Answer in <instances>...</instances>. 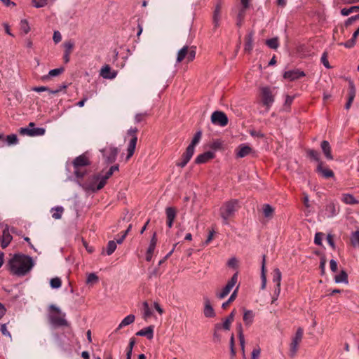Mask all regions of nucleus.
<instances>
[{"instance_id": "40", "label": "nucleus", "mask_w": 359, "mask_h": 359, "mask_svg": "<svg viewBox=\"0 0 359 359\" xmlns=\"http://www.w3.org/2000/svg\"><path fill=\"white\" fill-rule=\"evenodd\" d=\"M52 211L53 212L52 215L53 218L55 219H59L62 217L64 208L61 206H57L55 208H53Z\"/></svg>"}, {"instance_id": "16", "label": "nucleus", "mask_w": 359, "mask_h": 359, "mask_svg": "<svg viewBox=\"0 0 359 359\" xmlns=\"http://www.w3.org/2000/svg\"><path fill=\"white\" fill-rule=\"evenodd\" d=\"M100 76L104 79H112L116 76V72H111L110 67L105 65L100 70Z\"/></svg>"}, {"instance_id": "2", "label": "nucleus", "mask_w": 359, "mask_h": 359, "mask_svg": "<svg viewBox=\"0 0 359 359\" xmlns=\"http://www.w3.org/2000/svg\"><path fill=\"white\" fill-rule=\"evenodd\" d=\"M90 164L88 157L86 154H81L72 162L74 173L77 178H82L86 174V167Z\"/></svg>"}, {"instance_id": "1", "label": "nucleus", "mask_w": 359, "mask_h": 359, "mask_svg": "<svg viewBox=\"0 0 359 359\" xmlns=\"http://www.w3.org/2000/svg\"><path fill=\"white\" fill-rule=\"evenodd\" d=\"M34 264L31 257L20 254L15 255L8 262L10 271L18 276L26 275L32 269Z\"/></svg>"}, {"instance_id": "32", "label": "nucleus", "mask_w": 359, "mask_h": 359, "mask_svg": "<svg viewBox=\"0 0 359 359\" xmlns=\"http://www.w3.org/2000/svg\"><path fill=\"white\" fill-rule=\"evenodd\" d=\"M254 316L255 315L252 311H245L243 314V321L245 322V325H249L252 324V323L253 322Z\"/></svg>"}, {"instance_id": "22", "label": "nucleus", "mask_w": 359, "mask_h": 359, "mask_svg": "<svg viewBox=\"0 0 359 359\" xmlns=\"http://www.w3.org/2000/svg\"><path fill=\"white\" fill-rule=\"evenodd\" d=\"M321 149L323 150V152L324 153L325 157L328 159V160H332L333 159V156L331 154V147L330 145V143L326 141V140H324L321 143Z\"/></svg>"}, {"instance_id": "7", "label": "nucleus", "mask_w": 359, "mask_h": 359, "mask_svg": "<svg viewBox=\"0 0 359 359\" xmlns=\"http://www.w3.org/2000/svg\"><path fill=\"white\" fill-rule=\"evenodd\" d=\"M46 130L43 128H35L33 122L29 123L28 127L20 128L19 133L22 135H28L30 137L41 136L45 134Z\"/></svg>"}, {"instance_id": "28", "label": "nucleus", "mask_w": 359, "mask_h": 359, "mask_svg": "<svg viewBox=\"0 0 359 359\" xmlns=\"http://www.w3.org/2000/svg\"><path fill=\"white\" fill-rule=\"evenodd\" d=\"M265 264H266V256L263 255V260H262V273H261V279H262L261 289L262 290L265 289L266 285Z\"/></svg>"}, {"instance_id": "34", "label": "nucleus", "mask_w": 359, "mask_h": 359, "mask_svg": "<svg viewBox=\"0 0 359 359\" xmlns=\"http://www.w3.org/2000/svg\"><path fill=\"white\" fill-rule=\"evenodd\" d=\"M253 34L249 33L245 36V50L250 52L252 49Z\"/></svg>"}, {"instance_id": "39", "label": "nucleus", "mask_w": 359, "mask_h": 359, "mask_svg": "<svg viewBox=\"0 0 359 359\" xmlns=\"http://www.w3.org/2000/svg\"><path fill=\"white\" fill-rule=\"evenodd\" d=\"M351 242L354 248H359V231H355L351 233Z\"/></svg>"}, {"instance_id": "49", "label": "nucleus", "mask_w": 359, "mask_h": 359, "mask_svg": "<svg viewBox=\"0 0 359 359\" xmlns=\"http://www.w3.org/2000/svg\"><path fill=\"white\" fill-rule=\"evenodd\" d=\"M281 280V273L278 269H276L273 271V281L276 283V285H280Z\"/></svg>"}, {"instance_id": "59", "label": "nucleus", "mask_w": 359, "mask_h": 359, "mask_svg": "<svg viewBox=\"0 0 359 359\" xmlns=\"http://www.w3.org/2000/svg\"><path fill=\"white\" fill-rule=\"evenodd\" d=\"M320 60H321V62L323 64V65L326 68H327V69L330 68V63H329V62L327 60V55L326 53H324L323 54Z\"/></svg>"}, {"instance_id": "41", "label": "nucleus", "mask_w": 359, "mask_h": 359, "mask_svg": "<svg viewBox=\"0 0 359 359\" xmlns=\"http://www.w3.org/2000/svg\"><path fill=\"white\" fill-rule=\"evenodd\" d=\"M32 90L35 91V92H38V93L43 92V91H48L50 94H56L58 92H60V89L51 90L46 86H36L32 88Z\"/></svg>"}, {"instance_id": "44", "label": "nucleus", "mask_w": 359, "mask_h": 359, "mask_svg": "<svg viewBox=\"0 0 359 359\" xmlns=\"http://www.w3.org/2000/svg\"><path fill=\"white\" fill-rule=\"evenodd\" d=\"M232 323V321L226 318L224 322H223V324L221 325L219 323H217L215 325V330H219L221 329L222 327H223L225 330H229L230 329V326H231V324Z\"/></svg>"}, {"instance_id": "3", "label": "nucleus", "mask_w": 359, "mask_h": 359, "mask_svg": "<svg viewBox=\"0 0 359 359\" xmlns=\"http://www.w3.org/2000/svg\"><path fill=\"white\" fill-rule=\"evenodd\" d=\"M238 208V200H231L223 204L220 208V216L224 224H229V219L234 216Z\"/></svg>"}, {"instance_id": "35", "label": "nucleus", "mask_w": 359, "mask_h": 359, "mask_svg": "<svg viewBox=\"0 0 359 359\" xmlns=\"http://www.w3.org/2000/svg\"><path fill=\"white\" fill-rule=\"evenodd\" d=\"M238 338H239L241 350L243 351V357H245V338H244V335H243V330H242L241 324H239V326H238Z\"/></svg>"}, {"instance_id": "9", "label": "nucleus", "mask_w": 359, "mask_h": 359, "mask_svg": "<svg viewBox=\"0 0 359 359\" xmlns=\"http://www.w3.org/2000/svg\"><path fill=\"white\" fill-rule=\"evenodd\" d=\"M100 151L102 153L103 158L107 163H114L118 153V150L116 147L111 146L106 147L103 149H101Z\"/></svg>"}, {"instance_id": "14", "label": "nucleus", "mask_w": 359, "mask_h": 359, "mask_svg": "<svg viewBox=\"0 0 359 359\" xmlns=\"http://www.w3.org/2000/svg\"><path fill=\"white\" fill-rule=\"evenodd\" d=\"M338 213V210L336 205L331 202L326 205L325 209L323 210V214L325 217H333Z\"/></svg>"}, {"instance_id": "54", "label": "nucleus", "mask_w": 359, "mask_h": 359, "mask_svg": "<svg viewBox=\"0 0 359 359\" xmlns=\"http://www.w3.org/2000/svg\"><path fill=\"white\" fill-rule=\"evenodd\" d=\"M97 280H98L97 276L94 273H91L88 275L87 279H86V283L88 284L94 283L97 282Z\"/></svg>"}, {"instance_id": "25", "label": "nucleus", "mask_w": 359, "mask_h": 359, "mask_svg": "<svg viewBox=\"0 0 359 359\" xmlns=\"http://www.w3.org/2000/svg\"><path fill=\"white\" fill-rule=\"evenodd\" d=\"M252 151V148L245 144H241L238 149L237 156L243 158Z\"/></svg>"}, {"instance_id": "46", "label": "nucleus", "mask_w": 359, "mask_h": 359, "mask_svg": "<svg viewBox=\"0 0 359 359\" xmlns=\"http://www.w3.org/2000/svg\"><path fill=\"white\" fill-rule=\"evenodd\" d=\"M116 243L114 241H109L107 245L106 252L107 255H111L116 249Z\"/></svg>"}, {"instance_id": "45", "label": "nucleus", "mask_w": 359, "mask_h": 359, "mask_svg": "<svg viewBox=\"0 0 359 359\" xmlns=\"http://www.w3.org/2000/svg\"><path fill=\"white\" fill-rule=\"evenodd\" d=\"M266 44L272 49H277L279 46L278 39L274 37L266 41Z\"/></svg>"}, {"instance_id": "42", "label": "nucleus", "mask_w": 359, "mask_h": 359, "mask_svg": "<svg viewBox=\"0 0 359 359\" xmlns=\"http://www.w3.org/2000/svg\"><path fill=\"white\" fill-rule=\"evenodd\" d=\"M359 11V6H353L348 8H344L341 10V14L344 16H347L351 13Z\"/></svg>"}, {"instance_id": "21", "label": "nucleus", "mask_w": 359, "mask_h": 359, "mask_svg": "<svg viewBox=\"0 0 359 359\" xmlns=\"http://www.w3.org/2000/svg\"><path fill=\"white\" fill-rule=\"evenodd\" d=\"M358 35H359V27L354 32V33L353 34L352 38L350 40L347 41L345 43H339V45L344 46V47H346L347 48H351L353 47L355 45L356 39Z\"/></svg>"}, {"instance_id": "29", "label": "nucleus", "mask_w": 359, "mask_h": 359, "mask_svg": "<svg viewBox=\"0 0 359 359\" xmlns=\"http://www.w3.org/2000/svg\"><path fill=\"white\" fill-rule=\"evenodd\" d=\"M201 135H202L201 131H198L195 134L191 144L187 147V149L188 150H190V151L194 152L195 146L199 142V141L201 138Z\"/></svg>"}, {"instance_id": "19", "label": "nucleus", "mask_w": 359, "mask_h": 359, "mask_svg": "<svg viewBox=\"0 0 359 359\" xmlns=\"http://www.w3.org/2000/svg\"><path fill=\"white\" fill-rule=\"evenodd\" d=\"M137 336L146 337L149 339H151L154 337V327L149 326L144 329L140 330L136 333Z\"/></svg>"}, {"instance_id": "6", "label": "nucleus", "mask_w": 359, "mask_h": 359, "mask_svg": "<svg viewBox=\"0 0 359 359\" xmlns=\"http://www.w3.org/2000/svg\"><path fill=\"white\" fill-rule=\"evenodd\" d=\"M275 88L264 86L261 88V96L263 104L269 109L274 102Z\"/></svg>"}, {"instance_id": "26", "label": "nucleus", "mask_w": 359, "mask_h": 359, "mask_svg": "<svg viewBox=\"0 0 359 359\" xmlns=\"http://www.w3.org/2000/svg\"><path fill=\"white\" fill-rule=\"evenodd\" d=\"M135 317L133 314H130V315L127 316L122 320V321L121 322V323L118 325V327L116 328V331L123 328L125 326L132 324L135 321Z\"/></svg>"}, {"instance_id": "63", "label": "nucleus", "mask_w": 359, "mask_h": 359, "mask_svg": "<svg viewBox=\"0 0 359 359\" xmlns=\"http://www.w3.org/2000/svg\"><path fill=\"white\" fill-rule=\"evenodd\" d=\"M147 115L148 114L146 112L145 113H140V114H136V116L135 117V122L136 123L141 122L144 119V118L145 116H147Z\"/></svg>"}, {"instance_id": "58", "label": "nucleus", "mask_w": 359, "mask_h": 359, "mask_svg": "<svg viewBox=\"0 0 359 359\" xmlns=\"http://www.w3.org/2000/svg\"><path fill=\"white\" fill-rule=\"evenodd\" d=\"M308 154L311 158L314 159L315 161H319V153L317 151L309 150L308 151Z\"/></svg>"}, {"instance_id": "61", "label": "nucleus", "mask_w": 359, "mask_h": 359, "mask_svg": "<svg viewBox=\"0 0 359 359\" xmlns=\"http://www.w3.org/2000/svg\"><path fill=\"white\" fill-rule=\"evenodd\" d=\"M53 39L55 43H59L62 40V35L59 31H55Z\"/></svg>"}, {"instance_id": "36", "label": "nucleus", "mask_w": 359, "mask_h": 359, "mask_svg": "<svg viewBox=\"0 0 359 359\" xmlns=\"http://www.w3.org/2000/svg\"><path fill=\"white\" fill-rule=\"evenodd\" d=\"M4 140H5L4 142H6V144L8 146L17 144L18 142V137L15 134H11V135H7L5 137Z\"/></svg>"}, {"instance_id": "57", "label": "nucleus", "mask_w": 359, "mask_h": 359, "mask_svg": "<svg viewBox=\"0 0 359 359\" xmlns=\"http://www.w3.org/2000/svg\"><path fill=\"white\" fill-rule=\"evenodd\" d=\"M323 236V233H316L314 238V243L318 245H320L322 244Z\"/></svg>"}, {"instance_id": "37", "label": "nucleus", "mask_w": 359, "mask_h": 359, "mask_svg": "<svg viewBox=\"0 0 359 359\" xmlns=\"http://www.w3.org/2000/svg\"><path fill=\"white\" fill-rule=\"evenodd\" d=\"M274 212V209L269 204L263 205V213L265 217L271 218Z\"/></svg>"}, {"instance_id": "51", "label": "nucleus", "mask_w": 359, "mask_h": 359, "mask_svg": "<svg viewBox=\"0 0 359 359\" xmlns=\"http://www.w3.org/2000/svg\"><path fill=\"white\" fill-rule=\"evenodd\" d=\"M50 284L52 288L57 289L61 287L62 282L60 278L56 277L50 280Z\"/></svg>"}, {"instance_id": "13", "label": "nucleus", "mask_w": 359, "mask_h": 359, "mask_svg": "<svg viewBox=\"0 0 359 359\" xmlns=\"http://www.w3.org/2000/svg\"><path fill=\"white\" fill-rule=\"evenodd\" d=\"M204 302V316L207 318H212L215 316V311L211 305L210 299L207 296H203Z\"/></svg>"}, {"instance_id": "53", "label": "nucleus", "mask_w": 359, "mask_h": 359, "mask_svg": "<svg viewBox=\"0 0 359 359\" xmlns=\"http://www.w3.org/2000/svg\"><path fill=\"white\" fill-rule=\"evenodd\" d=\"M20 29L24 32L25 34H27L29 32L30 28L26 20H22L20 21Z\"/></svg>"}, {"instance_id": "5", "label": "nucleus", "mask_w": 359, "mask_h": 359, "mask_svg": "<svg viewBox=\"0 0 359 359\" xmlns=\"http://www.w3.org/2000/svg\"><path fill=\"white\" fill-rule=\"evenodd\" d=\"M196 47L184 46L177 53V62L180 63L183 60H187V62H191L196 57Z\"/></svg>"}, {"instance_id": "17", "label": "nucleus", "mask_w": 359, "mask_h": 359, "mask_svg": "<svg viewBox=\"0 0 359 359\" xmlns=\"http://www.w3.org/2000/svg\"><path fill=\"white\" fill-rule=\"evenodd\" d=\"M214 157V153L212 151H206L197 156L195 162L198 164L204 163Z\"/></svg>"}, {"instance_id": "12", "label": "nucleus", "mask_w": 359, "mask_h": 359, "mask_svg": "<svg viewBox=\"0 0 359 359\" xmlns=\"http://www.w3.org/2000/svg\"><path fill=\"white\" fill-rule=\"evenodd\" d=\"M101 181V174L95 175L88 180L85 185L86 189L93 191L100 190L102 188H98V187Z\"/></svg>"}, {"instance_id": "11", "label": "nucleus", "mask_w": 359, "mask_h": 359, "mask_svg": "<svg viewBox=\"0 0 359 359\" xmlns=\"http://www.w3.org/2000/svg\"><path fill=\"white\" fill-rule=\"evenodd\" d=\"M238 280V273H236L233 275L231 280L227 283L226 286L222 289V290L220 292H217L216 296L219 299H224L226 297L232 288L235 286Z\"/></svg>"}, {"instance_id": "64", "label": "nucleus", "mask_w": 359, "mask_h": 359, "mask_svg": "<svg viewBox=\"0 0 359 359\" xmlns=\"http://www.w3.org/2000/svg\"><path fill=\"white\" fill-rule=\"evenodd\" d=\"M354 97H355V96L353 95V93L351 95H348V101H347V102L345 104V109H346L348 110V109H350V107H351V106L352 104V102H353V101L354 100Z\"/></svg>"}, {"instance_id": "47", "label": "nucleus", "mask_w": 359, "mask_h": 359, "mask_svg": "<svg viewBox=\"0 0 359 359\" xmlns=\"http://www.w3.org/2000/svg\"><path fill=\"white\" fill-rule=\"evenodd\" d=\"M113 175V173L111 172V171H110L109 170L108 171L106 172V173L104 175L103 174H101V178H102V181L100 182V186L98 187V188H103L104 186L107 183V180Z\"/></svg>"}, {"instance_id": "20", "label": "nucleus", "mask_w": 359, "mask_h": 359, "mask_svg": "<svg viewBox=\"0 0 359 359\" xmlns=\"http://www.w3.org/2000/svg\"><path fill=\"white\" fill-rule=\"evenodd\" d=\"M194 152L187 149L186 152L183 154L182 157V161L180 162H178L177 163V165L181 168H184L190 161L192 156L194 155Z\"/></svg>"}, {"instance_id": "27", "label": "nucleus", "mask_w": 359, "mask_h": 359, "mask_svg": "<svg viewBox=\"0 0 359 359\" xmlns=\"http://www.w3.org/2000/svg\"><path fill=\"white\" fill-rule=\"evenodd\" d=\"M12 240V236L8 232V229L6 227L3 231V239L1 241V248H6Z\"/></svg>"}, {"instance_id": "55", "label": "nucleus", "mask_w": 359, "mask_h": 359, "mask_svg": "<svg viewBox=\"0 0 359 359\" xmlns=\"http://www.w3.org/2000/svg\"><path fill=\"white\" fill-rule=\"evenodd\" d=\"M245 11L244 9H240L238 15H237V25L241 26L243 22V20L245 17Z\"/></svg>"}, {"instance_id": "23", "label": "nucleus", "mask_w": 359, "mask_h": 359, "mask_svg": "<svg viewBox=\"0 0 359 359\" xmlns=\"http://www.w3.org/2000/svg\"><path fill=\"white\" fill-rule=\"evenodd\" d=\"M317 170L325 178L332 177L334 176L333 171L329 168L323 167L322 163L318 164Z\"/></svg>"}, {"instance_id": "56", "label": "nucleus", "mask_w": 359, "mask_h": 359, "mask_svg": "<svg viewBox=\"0 0 359 359\" xmlns=\"http://www.w3.org/2000/svg\"><path fill=\"white\" fill-rule=\"evenodd\" d=\"M33 5L36 8H42L47 4V0H33Z\"/></svg>"}, {"instance_id": "31", "label": "nucleus", "mask_w": 359, "mask_h": 359, "mask_svg": "<svg viewBox=\"0 0 359 359\" xmlns=\"http://www.w3.org/2000/svg\"><path fill=\"white\" fill-rule=\"evenodd\" d=\"M342 201L346 204H358L359 201L356 200L353 195L349 194H344L341 198Z\"/></svg>"}, {"instance_id": "62", "label": "nucleus", "mask_w": 359, "mask_h": 359, "mask_svg": "<svg viewBox=\"0 0 359 359\" xmlns=\"http://www.w3.org/2000/svg\"><path fill=\"white\" fill-rule=\"evenodd\" d=\"M280 293V285H276V287L274 289V294H273V298L272 300V303H273L278 298Z\"/></svg>"}, {"instance_id": "38", "label": "nucleus", "mask_w": 359, "mask_h": 359, "mask_svg": "<svg viewBox=\"0 0 359 359\" xmlns=\"http://www.w3.org/2000/svg\"><path fill=\"white\" fill-rule=\"evenodd\" d=\"M177 211L172 207H168L165 209L167 220L174 221L176 217Z\"/></svg>"}, {"instance_id": "4", "label": "nucleus", "mask_w": 359, "mask_h": 359, "mask_svg": "<svg viewBox=\"0 0 359 359\" xmlns=\"http://www.w3.org/2000/svg\"><path fill=\"white\" fill-rule=\"evenodd\" d=\"M50 309L56 312V314L49 315L50 323L54 326H67L68 323L65 319V313H62L60 309L55 305H50Z\"/></svg>"}, {"instance_id": "15", "label": "nucleus", "mask_w": 359, "mask_h": 359, "mask_svg": "<svg viewBox=\"0 0 359 359\" xmlns=\"http://www.w3.org/2000/svg\"><path fill=\"white\" fill-rule=\"evenodd\" d=\"M305 76L302 71L298 69L290 70L284 73L283 77L290 81H294Z\"/></svg>"}, {"instance_id": "52", "label": "nucleus", "mask_w": 359, "mask_h": 359, "mask_svg": "<svg viewBox=\"0 0 359 359\" xmlns=\"http://www.w3.org/2000/svg\"><path fill=\"white\" fill-rule=\"evenodd\" d=\"M74 46V43L72 40L67 41L64 43L65 53H71Z\"/></svg>"}, {"instance_id": "24", "label": "nucleus", "mask_w": 359, "mask_h": 359, "mask_svg": "<svg viewBox=\"0 0 359 359\" xmlns=\"http://www.w3.org/2000/svg\"><path fill=\"white\" fill-rule=\"evenodd\" d=\"M137 142V137H134L133 138L130 139L128 146V149H127L128 155L126 157V160H128L133 155V154L135 152Z\"/></svg>"}, {"instance_id": "8", "label": "nucleus", "mask_w": 359, "mask_h": 359, "mask_svg": "<svg viewBox=\"0 0 359 359\" xmlns=\"http://www.w3.org/2000/svg\"><path fill=\"white\" fill-rule=\"evenodd\" d=\"M304 330L302 328L299 327L295 333L294 337L292 338L290 345L289 355L290 357L296 355L298 351L299 345L302 341L303 337Z\"/></svg>"}, {"instance_id": "10", "label": "nucleus", "mask_w": 359, "mask_h": 359, "mask_svg": "<svg viewBox=\"0 0 359 359\" xmlns=\"http://www.w3.org/2000/svg\"><path fill=\"white\" fill-rule=\"evenodd\" d=\"M211 122L214 125L224 127L228 124L227 116L221 111H215L211 115Z\"/></svg>"}, {"instance_id": "48", "label": "nucleus", "mask_w": 359, "mask_h": 359, "mask_svg": "<svg viewBox=\"0 0 359 359\" xmlns=\"http://www.w3.org/2000/svg\"><path fill=\"white\" fill-rule=\"evenodd\" d=\"M156 242H157V238H156V233H154L151 239V242H150L149 246L148 248L149 254H152L154 252L155 248H156Z\"/></svg>"}, {"instance_id": "30", "label": "nucleus", "mask_w": 359, "mask_h": 359, "mask_svg": "<svg viewBox=\"0 0 359 359\" xmlns=\"http://www.w3.org/2000/svg\"><path fill=\"white\" fill-rule=\"evenodd\" d=\"M64 70L65 69L63 67L51 69L49 71L48 75L43 76L42 77V79L43 81H45V80H48L50 77L57 76L61 74L64 72Z\"/></svg>"}, {"instance_id": "33", "label": "nucleus", "mask_w": 359, "mask_h": 359, "mask_svg": "<svg viewBox=\"0 0 359 359\" xmlns=\"http://www.w3.org/2000/svg\"><path fill=\"white\" fill-rule=\"evenodd\" d=\"M334 280L337 283H348V276L345 271L342 270L339 274L335 276Z\"/></svg>"}, {"instance_id": "60", "label": "nucleus", "mask_w": 359, "mask_h": 359, "mask_svg": "<svg viewBox=\"0 0 359 359\" xmlns=\"http://www.w3.org/2000/svg\"><path fill=\"white\" fill-rule=\"evenodd\" d=\"M261 350L259 347L253 349L251 354V359H258L260 356Z\"/></svg>"}, {"instance_id": "18", "label": "nucleus", "mask_w": 359, "mask_h": 359, "mask_svg": "<svg viewBox=\"0 0 359 359\" xmlns=\"http://www.w3.org/2000/svg\"><path fill=\"white\" fill-rule=\"evenodd\" d=\"M221 20V5L217 4L215 8L213 13V24L215 28L219 26V22Z\"/></svg>"}, {"instance_id": "50", "label": "nucleus", "mask_w": 359, "mask_h": 359, "mask_svg": "<svg viewBox=\"0 0 359 359\" xmlns=\"http://www.w3.org/2000/svg\"><path fill=\"white\" fill-rule=\"evenodd\" d=\"M143 309H144L143 317L144 319L147 320L151 316V313H152L150 310L149 304L147 302H144L143 303Z\"/></svg>"}, {"instance_id": "43", "label": "nucleus", "mask_w": 359, "mask_h": 359, "mask_svg": "<svg viewBox=\"0 0 359 359\" xmlns=\"http://www.w3.org/2000/svg\"><path fill=\"white\" fill-rule=\"evenodd\" d=\"M238 290V286L232 292V294L229 297V299L222 304V307L223 309H226L229 305L230 303H231L232 302H233L236 299Z\"/></svg>"}]
</instances>
